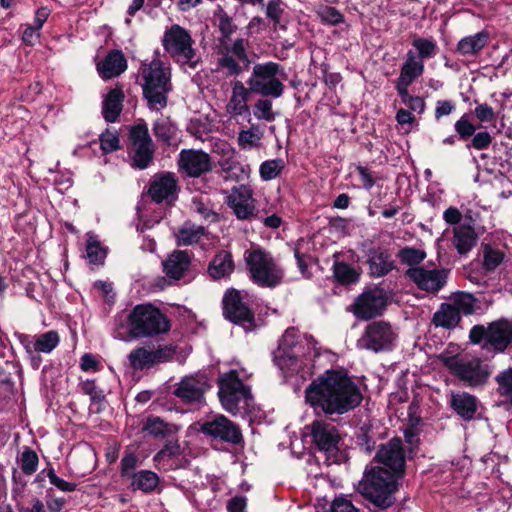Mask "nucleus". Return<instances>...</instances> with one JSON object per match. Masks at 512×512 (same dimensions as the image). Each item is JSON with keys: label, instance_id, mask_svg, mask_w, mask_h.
Segmentation results:
<instances>
[{"label": "nucleus", "instance_id": "1", "mask_svg": "<svg viewBox=\"0 0 512 512\" xmlns=\"http://www.w3.org/2000/svg\"><path fill=\"white\" fill-rule=\"evenodd\" d=\"M375 459L383 467L367 468L358 490L376 507L385 509L393 502V493L397 489V480L403 476L405 469V454L400 438H393L381 445Z\"/></svg>", "mask_w": 512, "mask_h": 512}, {"label": "nucleus", "instance_id": "2", "mask_svg": "<svg viewBox=\"0 0 512 512\" xmlns=\"http://www.w3.org/2000/svg\"><path fill=\"white\" fill-rule=\"evenodd\" d=\"M306 401L325 414H344L362 401L359 387L342 370H327L305 390Z\"/></svg>", "mask_w": 512, "mask_h": 512}, {"label": "nucleus", "instance_id": "3", "mask_svg": "<svg viewBox=\"0 0 512 512\" xmlns=\"http://www.w3.org/2000/svg\"><path fill=\"white\" fill-rule=\"evenodd\" d=\"M319 355L312 336L300 335L294 328L287 329L274 353L275 364L287 375L312 374L314 360Z\"/></svg>", "mask_w": 512, "mask_h": 512}, {"label": "nucleus", "instance_id": "4", "mask_svg": "<svg viewBox=\"0 0 512 512\" xmlns=\"http://www.w3.org/2000/svg\"><path fill=\"white\" fill-rule=\"evenodd\" d=\"M143 94L151 109L160 110L167 105V94L171 90L170 68L159 59L141 66Z\"/></svg>", "mask_w": 512, "mask_h": 512}, {"label": "nucleus", "instance_id": "5", "mask_svg": "<svg viewBox=\"0 0 512 512\" xmlns=\"http://www.w3.org/2000/svg\"><path fill=\"white\" fill-rule=\"evenodd\" d=\"M244 260L250 279L256 285L273 288L279 285L284 277L283 269L272 254L257 246L251 247L244 253Z\"/></svg>", "mask_w": 512, "mask_h": 512}, {"label": "nucleus", "instance_id": "6", "mask_svg": "<svg viewBox=\"0 0 512 512\" xmlns=\"http://www.w3.org/2000/svg\"><path fill=\"white\" fill-rule=\"evenodd\" d=\"M130 333L134 337H153L169 331L170 322L161 311L151 304L135 306L128 316Z\"/></svg>", "mask_w": 512, "mask_h": 512}, {"label": "nucleus", "instance_id": "7", "mask_svg": "<svg viewBox=\"0 0 512 512\" xmlns=\"http://www.w3.org/2000/svg\"><path fill=\"white\" fill-rule=\"evenodd\" d=\"M285 78L286 75L281 65L269 61L254 65L247 84L253 93L263 97L280 98L284 93L283 80Z\"/></svg>", "mask_w": 512, "mask_h": 512}, {"label": "nucleus", "instance_id": "8", "mask_svg": "<svg viewBox=\"0 0 512 512\" xmlns=\"http://www.w3.org/2000/svg\"><path fill=\"white\" fill-rule=\"evenodd\" d=\"M439 360L452 374L470 387L484 385L492 373L491 367L479 358L442 353L439 355Z\"/></svg>", "mask_w": 512, "mask_h": 512}, {"label": "nucleus", "instance_id": "9", "mask_svg": "<svg viewBox=\"0 0 512 512\" xmlns=\"http://www.w3.org/2000/svg\"><path fill=\"white\" fill-rule=\"evenodd\" d=\"M190 33L178 24L172 25L163 35L162 45L169 56L182 66L196 68L199 58L193 48Z\"/></svg>", "mask_w": 512, "mask_h": 512}, {"label": "nucleus", "instance_id": "10", "mask_svg": "<svg viewBox=\"0 0 512 512\" xmlns=\"http://www.w3.org/2000/svg\"><path fill=\"white\" fill-rule=\"evenodd\" d=\"M218 395L223 408L234 415L247 406L251 398L248 388L239 379L236 371H230L219 379Z\"/></svg>", "mask_w": 512, "mask_h": 512}, {"label": "nucleus", "instance_id": "11", "mask_svg": "<svg viewBox=\"0 0 512 512\" xmlns=\"http://www.w3.org/2000/svg\"><path fill=\"white\" fill-rule=\"evenodd\" d=\"M388 304V295L378 286L366 288L350 305L349 311L360 320H370L381 315Z\"/></svg>", "mask_w": 512, "mask_h": 512}, {"label": "nucleus", "instance_id": "12", "mask_svg": "<svg viewBox=\"0 0 512 512\" xmlns=\"http://www.w3.org/2000/svg\"><path fill=\"white\" fill-rule=\"evenodd\" d=\"M19 340L31 367L37 370L42 363L40 353H51L59 345L60 336L57 331L50 330L34 336L21 334Z\"/></svg>", "mask_w": 512, "mask_h": 512}, {"label": "nucleus", "instance_id": "13", "mask_svg": "<svg viewBox=\"0 0 512 512\" xmlns=\"http://www.w3.org/2000/svg\"><path fill=\"white\" fill-rule=\"evenodd\" d=\"M395 339L396 333L389 323L374 321L365 327L357 346L377 353L391 349Z\"/></svg>", "mask_w": 512, "mask_h": 512}, {"label": "nucleus", "instance_id": "14", "mask_svg": "<svg viewBox=\"0 0 512 512\" xmlns=\"http://www.w3.org/2000/svg\"><path fill=\"white\" fill-rule=\"evenodd\" d=\"M130 154L133 165L146 169L153 160L155 147L146 124H138L130 130Z\"/></svg>", "mask_w": 512, "mask_h": 512}, {"label": "nucleus", "instance_id": "15", "mask_svg": "<svg viewBox=\"0 0 512 512\" xmlns=\"http://www.w3.org/2000/svg\"><path fill=\"white\" fill-rule=\"evenodd\" d=\"M200 430L206 436L237 445L243 440L241 430L237 424L224 415H216L201 424Z\"/></svg>", "mask_w": 512, "mask_h": 512}, {"label": "nucleus", "instance_id": "16", "mask_svg": "<svg viewBox=\"0 0 512 512\" xmlns=\"http://www.w3.org/2000/svg\"><path fill=\"white\" fill-rule=\"evenodd\" d=\"M448 270L430 269L425 266L410 267L406 276L413 281L421 290L436 293L442 289L447 282Z\"/></svg>", "mask_w": 512, "mask_h": 512}, {"label": "nucleus", "instance_id": "17", "mask_svg": "<svg viewBox=\"0 0 512 512\" xmlns=\"http://www.w3.org/2000/svg\"><path fill=\"white\" fill-rule=\"evenodd\" d=\"M210 384L205 374L196 373L184 377L177 385L174 394L188 404H201Z\"/></svg>", "mask_w": 512, "mask_h": 512}, {"label": "nucleus", "instance_id": "18", "mask_svg": "<svg viewBox=\"0 0 512 512\" xmlns=\"http://www.w3.org/2000/svg\"><path fill=\"white\" fill-rule=\"evenodd\" d=\"M177 193L178 181L174 173L160 172L152 177L148 194L154 202L171 204L176 200Z\"/></svg>", "mask_w": 512, "mask_h": 512}, {"label": "nucleus", "instance_id": "19", "mask_svg": "<svg viewBox=\"0 0 512 512\" xmlns=\"http://www.w3.org/2000/svg\"><path fill=\"white\" fill-rule=\"evenodd\" d=\"M224 315L233 323L244 327L251 326L254 320V314L243 302L238 290L232 289L225 293L223 298Z\"/></svg>", "mask_w": 512, "mask_h": 512}, {"label": "nucleus", "instance_id": "20", "mask_svg": "<svg viewBox=\"0 0 512 512\" xmlns=\"http://www.w3.org/2000/svg\"><path fill=\"white\" fill-rule=\"evenodd\" d=\"M252 190L245 185L235 186L226 197L228 207L239 220L250 219L255 212Z\"/></svg>", "mask_w": 512, "mask_h": 512}, {"label": "nucleus", "instance_id": "21", "mask_svg": "<svg viewBox=\"0 0 512 512\" xmlns=\"http://www.w3.org/2000/svg\"><path fill=\"white\" fill-rule=\"evenodd\" d=\"M178 165L190 177H199L212 169L209 154L202 150L184 149L179 154Z\"/></svg>", "mask_w": 512, "mask_h": 512}, {"label": "nucleus", "instance_id": "22", "mask_svg": "<svg viewBox=\"0 0 512 512\" xmlns=\"http://www.w3.org/2000/svg\"><path fill=\"white\" fill-rule=\"evenodd\" d=\"M307 429L319 450L333 452L338 449L340 435L334 425L324 421H314Z\"/></svg>", "mask_w": 512, "mask_h": 512}, {"label": "nucleus", "instance_id": "23", "mask_svg": "<svg viewBox=\"0 0 512 512\" xmlns=\"http://www.w3.org/2000/svg\"><path fill=\"white\" fill-rule=\"evenodd\" d=\"M367 264L370 276L379 278L395 269L391 254L384 248L372 247L367 250Z\"/></svg>", "mask_w": 512, "mask_h": 512}, {"label": "nucleus", "instance_id": "24", "mask_svg": "<svg viewBox=\"0 0 512 512\" xmlns=\"http://www.w3.org/2000/svg\"><path fill=\"white\" fill-rule=\"evenodd\" d=\"M252 90L243 82L236 80L232 83L231 95L226 105V112L231 117L250 115L248 101Z\"/></svg>", "mask_w": 512, "mask_h": 512}, {"label": "nucleus", "instance_id": "25", "mask_svg": "<svg viewBox=\"0 0 512 512\" xmlns=\"http://www.w3.org/2000/svg\"><path fill=\"white\" fill-rule=\"evenodd\" d=\"M424 62L416 57V52L408 50L405 60L400 68V74L396 81V89L408 88L417 78L423 75Z\"/></svg>", "mask_w": 512, "mask_h": 512}, {"label": "nucleus", "instance_id": "26", "mask_svg": "<svg viewBox=\"0 0 512 512\" xmlns=\"http://www.w3.org/2000/svg\"><path fill=\"white\" fill-rule=\"evenodd\" d=\"M512 342V320L499 319L488 326V344L497 352H503Z\"/></svg>", "mask_w": 512, "mask_h": 512}, {"label": "nucleus", "instance_id": "27", "mask_svg": "<svg viewBox=\"0 0 512 512\" xmlns=\"http://www.w3.org/2000/svg\"><path fill=\"white\" fill-rule=\"evenodd\" d=\"M478 236L470 222L462 223L453 228L452 243L457 252L465 255L472 250L477 243Z\"/></svg>", "mask_w": 512, "mask_h": 512}, {"label": "nucleus", "instance_id": "28", "mask_svg": "<svg viewBox=\"0 0 512 512\" xmlns=\"http://www.w3.org/2000/svg\"><path fill=\"white\" fill-rule=\"evenodd\" d=\"M97 69L103 79H111L127 69V61L120 50H113L97 64Z\"/></svg>", "mask_w": 512, "mask_h": 512}, {"label": "nucleus", "instance_id": "29", "mask_svg": "<svg viewBox=\"0 0 512 512\" xmlns=\"http://www.w3.org/2000/svg\"><path fill=\"white\" fill-rule=\"evenodd\" d=\"M162 264L164 272L169 278L179 280L189 270L191 258L187 252L176 250Z\"/></svg>", "mask_w": 512, "mask_h": 512}, {"label": "nucleus", "instance_id": "30", "mask_svg": "<svg viewBox=\"0 0 512 512\" xmlns=\"http://www.w3.org/2000/svg\"><path fill=\"white\" fill-rule=\"evenodd\" d=\"M489 42V34L481 31L473 35L463 37L456 46V51L462 56H476Z\"/></svg>", "mask_w": 512, "mask_h": 512}, {"label": "nucleus", "instance_id": "31", "mask_svg": "<svg viewBox=\"0 0 512 512\" xmlns=\"http://www.w3.org/2000/svg\"><path fill=\"white\" fill-rule=\"evenodd\" d=\"M124 93L120 88H114L105 96L102 104V114L107 122H115L123 108Z\"/></svg>", "mask_w": 512, "mask_h": 512}, {"label": "nucleus", "instance_id": "32", "mask_svg": "<svg viewBox=\"0 0 512 512\" xmlns=\"http://www.w3.org/2000/svg\"><path fill=\"white\" fill-rule=\"evenodd\" d=\"M451 406L463 419L470 420L476 412L477 400L469 393H456L451 396Z\"/></svg>", "mask_w": 512, "mask_h": 512}, {"label": "nucleus", "instance_id": "33", "mask_svg": "<svg viewBox=\"0 0 512 512\" xmlns=\"http://www.w3.org/2000/svg\"><path fill=\"white\" fill-rule=\"evenodd\" d=\"M234 270L232 256L228 251H220L216 254L208 267L209 275L214 279H221Z\"/></svg>", "mask_w": 512, "mask_h": 512}, {"label": "nucleus", "instance_id": "34", "mask_svg": "<svg viewBox=\"0 0 512 512\" xmlns=\"http://www.w3.org/2000/svg\"><path fill=\"white\" fill-rule=\"evenodd\" d=\"M460 314L457 308L449 303H443L433 315V323L437 327L451 329L460 322Z\"/></svg>", "mask_w": 512, "mask_h": 512}, {"label": "nucleus", "instance_id": "35", "mask_svg": "<svg viewBox=\"0 0 512 512\" xmlns=\"http://www.w3.org/2000/svg\"><path fill=\"white\" fill-rule=\"evenodd\" d=\"M205 229L202 226L185 222L178 230L174 233L176 243L179 246H188L199 242L204 236Z\"/></svg>", "mask_w": 512, "mask_h": 512}, {"label": "nucleus", "instance_id": "36", "mask_svg": "<svg viewBox=\"0 0 512 512\" xmlns=\"http://www.w3.org/2000/svg\"><path fill=\"white\" fill-rule=\"evenodd\" d=\"M160 482L159 476L150 470H140L131 475V486L133 489L144 493L155 491Z\"/></svg>", "mask_w": 512, "mask_h": 512}, {"label": "nucleus", "instance_id": "37", "mask_svg": "<svg viewBox=\"0 0 512 512\" xmlns=\"http://www.w3.org/2000/svg\"><path fill=\"white\" fill-rule=\"evenodd\" d=\"M143 429L154 437L164 438L175 434L179 430V427L175 424L166 423L159 417L149 416Z\"/></svg>", "mask_w": 512, "mask_h": 512}, {"label": "nucleus", "instance_id": "38", "mask_svg": "<svg viewBox=\"0 0 512 512\" xmlns=\"http://www.w3.org/2000/svg\"><path fill=\"white\" fill-rule=\"evenodd\" d=\"M130 366L134 370H143L154 366L152 350L147 347H137L128 355Z\"/></svg>", "mask_w": 512, "mask_h": 512}, {"label": "nucleus", "instance_id": "39", "mask_svg": "<svg viewBox=\"0 0 512 512\" xmlns=\"http://www.w3.org/2000/svg\"><path fill=\"white\" fill-rule=\"evenodd\" d=\"M412 46L416 52V57H419L421 61L433 58L437 55L438 45L433 38L415 37L412 41Z\"/></svg>", "mask_w": 512, "mask_h": 512}, {"label": "nucleus", "instance_id": "40", "mask_svg": "<svg viewBox=\"0 0 512 512\" xmlns=\"http://www.w3.org/2000/svg\"><path fill=\"white\" fill-rule=\"evenodd\" d=\"M285 9L281 0H270L266 7V16L273 23L274 29H285L287 21L284 19Z\"/></svg>", "mask_w": 512, "mask_h": 512}, {"label": "nucleus", "instance_id": "41", "mask_svg": "<svg viewBox=\"0 0 512 512\" xmlns=\"http://www.w3.org/2000/svg\"><path fill=\"white\" fill-rule=\"evenodd\" d=\"M86 256L90 264H102L106 257V250L101 246L96 236L87 234Z\"/></svg>", "mask_w": 512, "mask_h": 512}, {"label": "nucleus", "instance_id": "42", "mask_svg": "<svg viewBox=\"0 0 512 512\" xmlns=\"http://www.w3.org/2000/svg\"><path fill=\"white\" fill-rule=\"evenodd\" d=\"M262 138L259 127L251 126L247 130H241L238 134V145L241 149L249 150L256 147Z\"/></svg>", "mask_w": 512, "mask_h": 512}, {"label": "nucleus", "instance_id": "43", "mask_svg": "<svg viewBox=\"0 0 512 512\" xmlns=\"http://www.w3.org/2000/svg\"><path fill=\"white\" fill-rule=\"evenodd\" d=\"M285 167L282 159H271L264 161L259 168V174L262 180L270 181L280 175Z\"/></svg>", "mask_w": 512, "mask_h": 512}, {"label": "nucleus", "instance_id": "44", "mask_svg": "<svg viewBox=\"0 0 512 512\" xmlns=\"http://www.w3.org/2000/svg\"><path fill=\"white\" fill-rule=\"evenodd\" d=\"M476 300L472 294L466 292H457L451 298L452 306L457 308V311L466 315L472 314L475 309Z\"/></svg>", "mask_w": 512, "mask_h": 512}, {"label": "nucleus", "instance_id": "45", "mask_svg": "<svg viewBox=\"0 0 512 512\" xmlns=\"http://www.w3.org/2000/svg\"><path fill=\"white\" fill-rule=\"evenodd\" d=\"M153 131L159 140L170 143L172 138L176 136L177 129L169 119L161 118L154 123Z\"/></svg>", "mask_w": 512, "mask_h": 512}, {"label": "nucleus", "instance_id": "46", "mask_svg": "<svg viewBox=\"0 0 512 512\" xmlns=\"http://www.w3.org/2000/svg\"><path fill=\"white\" fill-rule=\"evenodd\" d=\"M18 462L24 474L32 475L37 470L39 459L35 451L29 447H24Z\"/></svg>", "mask_w": 512, "mask_h": 512}, {"label": "nucleus", "instance_id": "47", "mask_svg": "<svg viewBox=\"0 0 512 512\" xmlns=\"http://www.w3.org/2000/svg\"><path fill=\"white\" fill-rule=\"evenodd\" d=\"M504 253L497 248L486 245L483 248V267L487 271L495 270L504 260Z\"/></svg>", "mask_w": 512, "mask_h": 512}, {"label": "nucleus", "instance_id": "48", "mask_svg": "<svg viewBox=\"0 0 512 512\" xmlns=\"http://www.w3.org/2000/svg\"><path fill=\"white\" fill-rule=\"evenodd\" d=\"M398 257L402 263L416 267L425 259L426 253L414 247H404L399 251Z\"/></svg>", "mask_w": 512, "mask_h": 512}, {"label": "nucleus", "instance_id": "49", "mask_svg": "<svg viewBox=\"0 0 512 512\" xmlns=\"http://www.w3.org/2000/svg\"><path fill=\"white\" fill-rule=\"evenodd\" d=\"M334 276L342 284H350L358 281L357 272L344 262L334 264Z\"/></svg>", "mask_w": 512, "mask_h": 512}, {"label": "nucleus", "instance_id": "50", "mask_svg": "<svg viewBox=\"0 0 512 512\" xmlns=\"http://www.w3.org/2000/svg\"><path fill=\"white\" fill-rule=\"evenodd\" d=\"M273 104L271 100L261 98L257 100L254 106V116L259 120L273 121L276 113L273 112Z\"/></svg>", "mask_w": 512, "mask_h": 512}, {"label": "nucleus", "instance_id": "51", "mask_svg": "<svg viewBox=\"0 0 512 512\" xmlns=\"http://www.w3.org/2000/svg\"><path fill=\"white\" fill-rule=\"evenodd\" d=\"M402 102L409 107L412 111L422 114L425 110V102L423 98L419 96H412L408 92V88L396 89Z\"/></svg>", "mask_w": 512, "mask_h": 512}, {"label": "nucleus", "instance_id": "52", "mask_svg": "<svg viewBox=\"0 0 512 512\" xmlns=\"http://www.w3.org/2000/svg\"><path fill=\"white\" fill-rule=\"evenodd\" d=\"M100 147L108 154L119 149V137L116 131L106 130L100 135Z\"/></svg>", "mask_w": 512, "mask_h": 512}, {"label": "nucleus", "instance_id": "53", "mask_svg": "<svg viewBox=\"0 0 512 512\" xmlns=\"http://www.w3.org/2000/svg\"><path fill=\"white\" fill-rule=\"evenodd\" d=\"M247 42L246 40L239 38L236 39L230 47H226V53L234 56L238 61L248 65L250 63L247 51H246Z\"/></svg>", "mask_w": 512, "mask_h": 512}, {"label": "nucleus", "instance_id": "54", "mask_svg": "<svg viewBox=\"0 0 512 512\" xmlns=\"http://www.w3.org/2000/svg\"><path fill=\"white\" fill-rule=\"evenodd\" d=\"M454 129L461 139H468L475 134V126L471 123L468 114H464L455 122Z\"/></svg>", "mask_w": 512, "mask_h": 512}, {"label": "nucleus", "instance_id": "55", "mask_svg": "<svg viewBox=\"0 0 512 512\" xmlns=\"http://www.w3.org/2000/svg\"><path fill=\"white\" fill-rule=\"evenodd\" d=\"M496 381L501 393L508 396L512 404V368H509L497 375Z\"/></svg>", "mask_w": 512, "mask_h": 512}, {"label": "nucleus", "instance_id": "56", "mask_svg": "<svg viewBox=\"0 0 512 512\" xmlns=\"http://www.w3.org/2000/svg\"><path fill=\"white\" fill-rule=\"evenodd\" d=\"M239 62L234 56L225 52L219 59V67L227 70L229 75H239L242 72Z\"/></svg>", "mask_w": 512, "mask_h": 512}, {"label": "nucleus", "instance_id": "57", "mask_svg": "<svg viewBox=\"0 0 512 512\" xmlns=\"http://www.w3.org/2000/svg\"><path fill=\"white\" fill-rule=\"evenodd\" d=\"M175 354L173 345H160L157 349L152 350L154 365L170 360Z\"/></svg>", "mask_w": 512, "mask_h": 512}, {"label": "nucleus", "instance_id": "58", "mask_svg": "<svg viewBox=\"0 0 512 512\" xmlns=\"http://www.w3.org/2000/svg\"><path fill=\"white\" fill-rule=\"evenodd\" d=\"M219 30L223 38H229L236 30L232 18L229 17L224 11L218 13Z\"/></svg>", "mask_w": 512, "mask_h": 512}, {"label": "nucleus", "instance_id": "59", "mask_svg": "<svg viewBox=\"0 0 512 512\" xmlns=\"http://www.w3.org/2000/svg\"><path fill=\"white\" fill-rule=\"evenodd\" d=\"M318 14L321 20L328 24L337 25L343 22V15L334 7H324Z\"/></svg>", "mask_w": 512, "mask_h": 512}, {"label": "nucleus", "instance_id": "60", "mask_svg": "<svg viewBox=\"0 0 512 512\" xmlns=\"http://www.w3.org/2000/svg\"><path fill=\"white\" fill-rule=\"evenodd\" d=\"M47 476L50 483L63 492H72L76 489V485L74 483L67 482L59 478L53 468L48 469Z\"/></svg>", "mask_w": 512, "mask_h": 512}, {"label": "nucleus", "instance_id": "61", "mask_svg": "<svg viewBox=\"0 0 512 512\" xmlns=\"http://www.w3.org/2000/svg\"><path fill=\"white\" fill-rule=\"evenodd\" d=\"M178 454L179 446L174 443H169L154 456V461L158 464H161L162 462H165L166 460H169Z\"/></svg>", "mask_w": 512, "mask_h": 512}, {"label": "nucleus", "instance_id": "62", "mask_svg": "<svg viewBox=\"0 0 512 512\" xmlns=\"http://www.w3.org/2000/svg\"><path fill=\"white\" fill-rule=\"evenodd\" d=\"M474 114L480 122H491L496 119V114L488 104H480L474 109Z\"/></svg>", "mask_w": 512, "mask_h": 512}, {"label": "nucleus", "instance_id": "63", "mask_svg": "<svg viewBox=\"0 0 512 512\" xmlns=\"http://www.w3.org/2000/svg\"><path fill=\"white\" fill-rule=\"evenodd\" d=\"M81 390L83 393L90 396L94 402H101L104 399L102 391L97 390L95 382L93 380H86L81 384Z\"/></svg>", "mask_w": 512, "mask_h": 512}, {"label": "nucleus", "instance_id": "64", "mask_svg": "<svg viewBox=\"0 0 512 512\" xmlns=\"http://www.w3.org/2000/svg\"><path fill=\"white\" fill-rule=\"evenodd\" d=\"M319 512V511H317ZM325 512H359L352 503L345 498H337L331 504L329 510Z\"/></svg>", "mask_w": 512, "mask_h": 512}]
</instances>
